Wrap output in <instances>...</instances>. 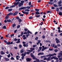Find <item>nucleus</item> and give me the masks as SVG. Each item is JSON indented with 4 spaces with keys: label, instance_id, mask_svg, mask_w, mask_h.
<instances>
[{
    "label": "nucleus",
    "instance_id": "a18cd8bd",
    "mask_svg": "<svg viewBox=\"0 0 62 62\" xmlns=\"http://www.w3.org/2000/svg\"><path fill=\"white\" fill-rule=\"evenodd\" d=\"M33 18V16H31L30 17H29V19H32Z\"/></svg>",
    "mask_w": 62,
    "mask_h": 62
},
{
    "label": "nucleus",
    "instance_id": "6ab92c4d",
    "mask_svg": "<svg viewBox=\"0 0 62 62\" xmlns=\"http://www.w3.org/2000/svg\"><path fill=\"white\" fill-rule=\"evenodd\" d=\"M35 14H36V15H39L40 14V13H39V12L36 11L35 12Z\"/></svg>",
    "mask_w": 62,
    "mask_h": 62
},
{
    "label": "nucleus",
    "instance_id": "e2e57ef3",
    "mask_svg": "<svg viewBox=\"0 0 62 62\" xmlns=\"http://www.w3.org/2000/svg\"><path fill=\"white\" fill-rule=\"evenodd\" d=\"M53 50V49H52V48H49V51H52Z\"/></svg>",
    "mask_w": 62,
    "mask_h": 62
},
{
    "label": "nucleus",
    "instance_id": "c85d7f7f",
    "mask_svg": "<svg viewBox=\"0 0 62 62\" xmlns=\"http://www.w3.org/2000/svg\"><path fill=\"white\" fill-rule=\"evenodd\" d=\"M3 29H6L7 28V27H6V26H4L2 27Z\"/></svg>",
    "mask_w": 62,
    "mask_h": 62
},
{
    "label": "nucleus",
    "instance_id": "f704fd0d",
    "mask_svg": "<svg viewBox=\"0 0 62 62\" xmlns=\"http://www.w3.org/2000/svg\"><path fill=\"white\" fill-rule=\"evenodd\" d=\"M18 21L19 22H21L22 21V20L20 18H19V20H18Z\"/></svg>",
    "mask_w": 62,
    "mask_h": 62
},
{
    "label": "nucleus",
    "instance_id": "9d476101",
    "mask_svg": "<svg viewBox=\"0 0 62 62\" xmlns=\"http://www.w3.org/2000/svg\"><path fill=\"white\" fill-rule=\"evenodd\" d=\"M30 49L31 50V52H32L33 51V50H35V48H34L31 47L30 48Z\"/></svg>",
    "mask_w": 62,
    "mask_h": 62
},
{
    "label": "nucleus",
    "instance_id": "8fccbe9b",
    "mask_svg": "<svg viewBox=\"0 0 62 62\" xmlns=\"http://www.w3.org/2000/svg\"><path fill=\"white\" fill-rule=\"evenodd\" d=\"M7 21L8 22H11V20L10 19L7 20Z\"/></svg>",
    "mask_w": 62,
    "mask_h": 62
},
{
    "label": "nucleus",
    "instance_id": "393cba45",
    "mask_svg": "<svg viewBox=\"0 0 62 62\" xmlns=\"http://www.w3.org/2000/svg\"><path fill=\"white\" fill-rule=\"evenodd\" d=\"M58 4H61V0H59V2L58 3Z\"/></svg>",
    "mask_w": 62,
    "mask_h": 62
},
{
    "label": "nucleus",
    "instance_id": "72a5a7b5",
    "mask_svg": "<svg viewBox=\"0 0 62 62\" xmlns=\"http://www.w3.org/2000/svg\"><path fill=\"white\" fill-rule=\"evenodd\" d=\"M7 45H10V42H7V43H6V44Z\"/></svg>",
    "mask_w": 62,
    "mask_h": 62
},
{
    "label": "nucleus",
    "instance_id": "f8f14e48",
    "mask_svg": "<svg viewBox=\"0 0 62 62\" xmlns=\"http://www.w3.org/2000/svg\"><path fill=\"white\" fill-rule=\"evenodd\" d=\"M24 50H23V49H22L20 51V53L21 54H22V53H23V52H24Z\"/></svg>",
    "mask_w": 62,
    "mask_h": 62
},
{
    "label": "nucleus",
    "instance_id": "79ce46f5",
    "mask_svg": "<svg viewBox=\"0 0 62 62\" xmlns=\"http://www.w3.org/2000/svg\"><path fill=\"white\" fill-rule=\"evenodd\" d=\"M58 59V58H57L56 57H55L54 56V59H56V60H57Z\"/></svg>",
    "mask_w": 62,
    "mask_h": 62
},
{
    "label": "nucleus",
    "instance_id": "c756f323",
    "mask_svg": "<svg viewBox=\"0 0 62 62\" xmlns=\"http://www.w3.org/2000/svg\"><path fill=\"white\" fill-rule=\"evenodd\" d=\"M39 38L37 36L36 38H35V40H38V39Z\"/></svg>",
    "mask_w": 62,
    "mask_h": 62
},
{
    "label": "nucleus",
    "instance_id": "a211bd4d",
    "mask_svg": "<svg viewBox=\"0 0 62 62\" xmlns=\"http://www.w3.org/2000/svg\"><path fill=\"white\" fill-rule=\"evenodd\" d=\"M5 60L6 61H9V59L6 58H5Z\"/></svg>",
    "mask_w": 62,
    "mask_h": 62
},
{
    "label": "nucleus",
    "instance_id": "20e7f679",
    "mask_svg": "<svg viewBox=\"0 0 62 62\" xmlns=\"http://www.w3.org/2000/svg\"><path fill=\"white\" fill-rule=\"evenodd\" d=\"M55 40H56V43H60V41L59 40V39H58L57 38H56L55 39Z\"/></svg>",
    "mask_w": 62,
    "mask_h": 62
},
{
    "label": "nucleus",
    "instance_id": "774afa93",
    "mask_svg": "<svg viewBox=\"0 0 62 62\" xmlns=\"http://www.w3.org/2000/svg\"><path fill=\"white\" fill-rule=\"evenodd\" d=\"M8 8H9V7H6L5 9H8Z\"/></svg>",
    "mask_w": 62,
    "mask_h": 62
},
{
    "label": "nucleus",
    "instance_id": "c9c22d12",
    "mask_svg": "<svg viewBox=\"0 0 62 62\" xmlns=\"http://www.w3.org/2000/svg\"><path fill=\"white\" fill-rule=\"evenodd\" d=\"M10 59L11 60H15L14 58L13 57H11V58H10Z\"/></svg>",
    "mask_w": 62,
    "mask_h": 62
},
{
    "label": "nucleus",
    "instance_id": "58836bf2",
    "mask_svg": "<svg viewBox=\"0 0 62 62\" xmlns=\"http://www.w3.org/2000/svg\"><path fill=\"white\" fill-rule=\"evenodd\" d=\"M8 11H12V9H8Z\"/></svg>",
    "mask_w": 62,
    "mask_h": 62
},
{
    "label": "nucleus",
    "instance_id": "cd10ccee",
    "mask_svg": "<svg viewBox=\"0 0 62 62\" xmlns=\"http://www.w3.org/2000/svg\"><path fill=\"white\" fill-rule=\"evenodd\" d=\"M51 46L52 47H54V46H55V45L54 44H51Z\"/></svg>",
    "mask_w": 62,
    "mask_h": 62
},
{
    "label": "nucleus",
    "instance_id": "dca6fc26",
    "mask_svg": "<svg viewBox=\"0 0 62 62\" xmlns=\"http://www.w3.org/2000/svg\"><path fill=\"white\" fill-rule=\"evenodd\" d=\"M30 55L31 56V57H34V56H35L33 55V53H31V54Z\"/></svg>",
    "mask_w": 62,
    "mask_h": 62
},
{
    "label": "nucleus",
    "instance_id": "6e6552de",
    "mask_svg": "<svg viewBox=\"0 0 62 62\" xmlns=\"http://www.w3.org/2000/svg\"><path fill=\"white\" fill-rule=\"evenodd\" d=\"M23 3H19V4H18V7H20L21 6H23Z\"/></svg>",
    "mask_w": 62,
    "mask_h": 62
},
{
    "label": "nucleus",
    "instance_id": "c03bdc74",
    "mask_svg": "<svg viewBox=\"0 0 62 62\" xmlns=\"http://www.w3.org/2000/svg\"><path fill=\"white\" fill-rule=\"evenodd\" d=\"M32 59L34 60H36V59L37 58L36 57H35V56H34L33 57Z\"/></svg>",
    "mask_w": 62,
    "mask_h": 62
},
{
    "label": "nucleus",
    "instance_id": "2eb2a0df",
    "mask_svg": "<svg viewBox=\"0 0 62 62\" xmlns=\"http://www.w3.org/2000/svg\"><path fill=\"white\" fill-rule=\"evenodd\" d=\"M13 13H11L8 14L7 15V16H9V15H13Z\"/></svg>",
    "mask_w": 62,
    "mask_h": 62
},
{
    "label": "nucleus",
    "instance_id": "13d9d810",
    "mask_svg": "<svg viewBox=\"0 0 62 62\" xmlns=\"http://www.w3.org/2000/svg\"><path fill=\"white\" fill-rule=\"evenodd\" d=\"M30 31H29V30H28V31H27V34H29V33H30Z\"/></svg>",
    "mask_w": 62,
    "mask_h": 62
},
{
    "label": "nucleus",
    "instance_id": "ddd939ff",
    "mask_svg": "<svg viewBox=\"0 0 62 62\" xmlns=\"http://www.w3.org/2000/svg\"><path fill=\"white\" fill-rule=\"evenodd\" d=\"M56 54L55 53H54V54H51V56H54V55H56Z\"/></svg>",
    "mask_w": 62,
    "mask_h": 62
},
{
    "label": "nucleus",
    "instance_id": "b1692460",
    "mask_svg": "<svg viewBox=\"0 0 62 62\" xmlns=\"http://www.w3.org/2000/svg\"><path fill=\"white\" fill-rule=\"evenodd\" d=\"M58 14L60 16H62V12H59Z\"/></svg>",
    "mask_w": 62,
    "mask_h": 62
},
{
    "label": "nucleus",
    "instance_id": "423d86ee",
    "mask_svg": "<svg viewBox=\"0 0 62 62\" xmlns=\"http://www.w3.org/2000/svg\"><path fill=\"white\" fill-rule=\"evenodd\" d=\"M26 54V52H24V54H23V53H22L21 54V55L22 56H25Z\"/></svg>",
    "mask_w": 62,
    "mask_h": 62
},
{
    "label": "nucleus",
    "instance_id": "de8ad7c7",
    "mask_svg": "<svg viewBox=\"0 0 62 62\" xmlns=\"http://www.w3.org/2000/svg\"><path fill=\"white\" fill-rule=\"evenodd\" d=\"M23 15H24V14H20V16H22V17H23Z\"/></svg>",
    "mask_w": 62,
    "mask_h": 62
},
{
    "label": "nucleus",
    "instance_id": "4d7b16f0",
    "mask_svg": "<svg viewBox=\"0 0 62 62\" xmlns=\"http://www.w3.org/2000/svg\"><path fill=\"white\" fill-rule=\"evenodd\" d=\"M45 36L44 35H43L42 36V38L43 39H45Z\"/></svg>",
    "mask_w": 62,
    "mask_h": 62
},
{
    "label": "nucleus",
    "instance_id": "a19ab883",
    "mask_svg": "<svg viewBox=\"0 0 62 62\" xmlns=\"http://www.w3.org/2000/svg\"><path fill=\"white\" fill-rule=\"evenodd\" d=\"M25 11H27L28 12L29 11H30V10L29 9H25Z\"/></svg>",
    "mask_w": 62,
    "mask_h": 62
},
{
    "label": "nucleus",
    "instance_id": "69168bd1",
    "mask_svg": "<svg viewBox=\"0 0 62 62\" xmlns=\"http://www.w3.org/2000/svg\"><path fill=\"white\" fill-rule=\"evenodd\" d=\"M25 45L26 47H28V43H27L26 44H25Z\"/></svg>",
    "mask_w": 62,
    "mask_h": 62
},
{
    "label": "nucleus",
    "instance_id": "6e6d98bb",
    "mask_svg": "<svg viewBox=\"0 0 62 62\" xmlns=\"http://www.w3.org/2000/svg\"><path fill=\"white\" fill-rule=\"evenodd\" d=\"M20 27V25H18L17 26V28H19Z\"/></svg>",
    "mask_w": 62,
    "mask_h": 62
},
{
    "label": "nucleus",
    "instance_id": "37998d69",
    "mask_svg": "<svg viewBox=\"0 0 62 62\" xmlns=\"http://www.w3.org/2000/svg\"><path fill=\"white\" fill-rule=\"evenodd\" d=\"M35 10V11H37V12L39 11V9H36Z\"/></svg>",
    "mask_w": 62,
    "mask_h": 62
},
{
    "label": "nucleus",
    "instance_id": "052dcab7",
    "mask_svg": "<svg viewBox=\"0 0 62 62\" xmlns=\"http://www.w3.org/2000/svg\"><path fill=\"white\" fill-rule=\"evenodd\" d=\"M17 40H18V39H16V38H15L14 39V41H17Z\"/></svg>",
    "mask_w": 62,
    "mask_h": 62
},
{
    "label": "nucleus",
    "instance_id": "1a4fd4ad",
    "mask_svg": "<svg viewBox=\"0 0 62 62\" xmlns=\"http://www.w3.org/2000/svg\"><path fill=\"white\" fill-rule=\"evenodd\" d=\"M25 7H21V8H20L19 10H22V9H25Z\"/></svg>",
    "mask_w": 62,
    "mask_h": 62
},
{
    "label": "nucleus",
    "instance_id": "4468645a",
    "mask_svg": "<svg viewBox=\"0 0 62 62\" xmlns=\"http://www.w3.org/2000/svg\"><path fill=\"white\" fill-rule=\"evenodd\" d=\"M43 54H44V53H38V55H43Z\"/></svg>",
    "mask_w": 62,
    "mask_h": 62
},
{
    "label": "nucleus",
    "instance_id": "39448f33",
    "mask_svg": "<svg viewBox=\"0 0 62 62\" xmlns=\"http://www.w3.org/2000/svg\"><path fill=\"white\" fill-rule=\"evenodd\" d=\"M26 60L28 62H29L31 60V58H28L26 59Z\"/></svg>",
    "mask_w": 62,
    "mask_h": 62
},
{
    "label": "nucleus",
    "instance_id": "3c124183",
    "mask_svg": "<svg viewBox=\"0 0 62 62\" xmlns=\"http://www.w3.org/2000/svg\"><path fill=\"white\" fill-rule=\"evenodd\" d=\"M30 53V52H26V54H29Z\"/></svg>",
    "mask_w": 62,
    "mask_h": 62
},
{
    "label": "nucleus",
    "instance_id": "680f3d73",
    "mask_svg": "<svg viewBox=\"0 0 62 62\" xmlns=\"http://www.w3.org/2000/svg\"><path fill=\"white\" fill-rule=\"evenodd\" d=\"M59 61H61L62 59V58H59Z\"/></svg>",
    "mask_w": 62,
    "mask_h": 62
},
{
    "label": "nucleus",
    "instance_id": "5fc2aeb1",
    "mask_svg": "<svg viewBox=\"0 0 62 62\" xmlns=\"http://www.w3.org/2000/svg\"><path fill=\"white\" fill-rule=\"evenodd\" d=\"M54 46V48H58V47H57V45H55Z\"/></svg>",
    "mask_w": 62,
    "mask_h": 62
},
{
    "label": "nucleus",
    "instance_id": "a878e982",
    "mask_svg": "<svg viewBox=\"0 0 62 62\" xmlns=\"http://www.w3.org/2000/svg\"><path fill=\"white\" fill-rule=\"evenodd\" d=\"M46 56H47V57H48V56H49V57H51V54H49V55H46Z\"/></svg>",
    "mask_w": 62,
    "mask_h": 62
},
{
    "label": "nucleus",
    "instance_id": "9b49d317",
    "mask_svg": "<svg viewBox=\"0 0 62 62\" xmlns=\"http://www.w3.org/2000/svg\"><path fill=\"white\" fill-rule=\"evenodd\" d=\"M23 39L24 40L25 39H26V37H25V35H23Z\"/></svg>",
    "mask_w": 62,
    "mask_h": 62
},
{
    "label": "nucleus",
    "instance_id": "ea45409f",
    "mask_svg": "<svg viewBox=\"0 0 62 62\" xmlns=\"http://www.w3.org/2000/svg\"><path fill=\"white\" fill-rule=\"evenodd\" d=\"M25 32H27L28 31V29L26 28H25L24 29Z\"/></svg>",
    "mask_w": 62,
    "mask_h": 62
},
{
    "label": "nucleus",
    "instance_id": "473e14b6",
    "mask_svg": "<svg viewBox=\"0 0 62 62\" xmlns=\"http://www.w3.org/2000/svg\"><path fill=\"white\" fill-rule=\"evenodd\" d=\"M40 16V15H36L35 16V17H37V18H39V17Z\"/></svg>",
    "mask_w": 62,
    "mask_h": 62
},
{
    "label": "nucleus",
    "instance_id": "f03ea898",
    "mask_svg": "<svg viewBox=\"0 0 62 62\" xmlns=\"http://www.w3.org/2000/svg\"><path fill=\"white\" fill-rule=\"evenodd\" d=\"M59 55H58V58H60V57H61V55H62V51H60V53H59Z\"/></svg>",
    "mask_w": 62,
    "mask_h": 62
},
{
    "label": "nucleus",
    "instance_id": "0eeeda50",
    "mask_svg": "<svg viewBox=\"0 0 62 62\" xmlns=\"http://www.w3.org/2000/svg\"><path fill=\"white\" fill-rule=\"evenodd\" d=\"M18 13V11H16L13 14L14 16H16V15H17V14Z\"/></svg>",
    "mask_w": 62,
    "mask_h": 62
},
{
    "label": "nucleus",
    "instance_id": "e433bc0d",
    "mask_svg": "<svg viewBox=\"0 0 62 62\" xmlns=\"http://www.w3.org/2000/svg\"><path fill=\"white\" fill-rule=\"evenodd\" d=\"M59 8H56V11H59Z\"/></svg>",
    "mask_w": 62,
    "mask_h": 62
},
{
    "label": "nucleus",
    "instance_id": "f257e3e1",
    "mask_svg": "<svg viewBox=\"0 0 62 62\" xmlns=\"http://www.w3.org/2000/svg\"><path fill=\"white\" fill-rule=\"evenodd\" d=\"M36 61L37 62H40L41 61H42L41 62H46V61H44V60H41L40 61H39V59H37L36 58Z\"/></svg>",
    "mask_w": 62,
    "mask_h": 62
},
{
    "label": "nucleus",
    "instance_id": "4be33fe9",
    "mask_svg": "<svg viewBox=\"0 0 62 62\" xmlns=\"http://www.w3.org/2000/svg\"><path fill=\"white\" fill-rule=\"evenodd\" d=\"M48 4H50V5H53L54 4V3L52 2H48Z\"/></svg>",
    "mask_w": 62,
    "mask_h": 62
},
{
    "label": "nucleus",
    "instance_id": "4c0bfd02",
    "mask_svg": "<svg viewBox=\"0 0 62 62\" xmlns=\"http://www.w3.org/2000/svg\"><path fill=\"white\" fill-rule=\"evenodd\" d=\"M54 7H58V6L56 5V4H54Z\"/></svg>",
    "mask_w": 62,
    "mask_h": 62
},
{
    "label": "nucleus",
    "instance_id": "bf43d9fd",
    "mask_svg": "<svg viewBox=\"0 0 62 62\" xmlns=\"http://www.w3.org/2000/svg\"><path fill=\"white\" fill-rule=\"evenodd\" d=\"M24 56H22L21 57V58L23 60L24 59Z\"/></svg>",
    "mask_w": 62,
    "mask_h": 62
},
{
    "label": "nucleus",
    "instance_id": "09e8293b",
    "mask_svg": "<svg viewBox=\"0 0 62 62\" xmlns=\"http://www.w3.org/2000/svg\"><path fill=\"white\" fill-rule=\"evenodd\" d=\"M11 55L10 54H9L7 55V56L8 58H9V57H10Z\"/></svg>",
    "mask_w": 62,
    "mask_h": 62
},
{
    "label": "nucleus",
    "instance_id": "7c9ffc66",
    "mask_svg": "<svg viewBox=\"0 0 62 62\" xmlns=\"http://www.w3.org/2000/svg\"><path fill=\"white\" fill-rule=\"evenodd\" d=\"M54 51L55 52V53H56V52H57L58 51V50L57 49H55L54 50Z\"/></svg>",
    "mask_w": 62,
    "mask_h": 62
},
{
    "label": "nucleus",
    "instance_id": "412c9836",
    "mask_svg": "<svg viewBox=\"0 0 62 62\" xmlns=\"http://www.w3.org/2000/svg\"><path fill=\"white\" fill-rule=\"evenodd\" d=\"M25 9H26V8H27L28 9H30V8H31V7L28 6L27 7H25Z\"/></svg>",
    "mask_w": 62,
    "mask_h": 62
},
{
    "label": "nucleus",
    "instance_id": "338daca9",
    "mask_svg": "<svg viewBox=\"0 0 62 62\" xmlns=\"http://www.w3.org/2000/svg\"><path fill=\"white\" fill-rule=\"evenodd\" d=\"M11 8H13V7H15V5H12L11 6Z\"/></svg>",
    "mask_w": 62,
    "mask_h": 62
},
{
    "label": "nucleus",
    "instance_id": "aec40b11",
    "mask_svg": "<svg viewBox=\"0 0 62 62\" xmlns=\"http://www.w3.org/2000/svg\"><path fill=\"white\" fill-rule=\"evenodd\" d=\"M47 13H46V14H48V13H52L51 12V11H46Z\"/></svg>",
    "mask_w": 62,
    "mask_h": 62
},
{
    "label": "nucleus",
    "instance_id": "f3484780",
    "mask_svg": "<svg viewBox=\"0 0 62 62\" xmlns=\"http://www.w3.org/2000/svg\"><path fill=\"white\" fill-rule=\"evenodd\" d=\"M1 54L3 55L5 54V52H4L3 51H1Z\"/></svg>",
    "mask_w": 62,
    "mask_h": 62
},
{
    "label": "nucleus",
    "instance_id": "49530a36",
    "mask_svg": "<svg viewBox=\"0 0 62 62\" xmlns=\"http://www.w3.org/2000/svg\"><path fill=\"white\" fill-rule=\"evenodd\" d=\"M43 23V22L42 21L40 23V25H42Z\"/></svg>",
    "mask_w": 62,
    "mask_h": 62
},
{
    "label": "nucleus",
    "instance_id": "864d4df0",
    "mask_svg": "<svg viewBox=\"0 0 62 62\" xmlns=\"http://www.w3.org/2000/svg\"><path fill=\"white\" fill-rule=\"evenodd\" d=\"M51 34L50 35L51 36H52V37H53V33L52 32H51Z\"/></svg>",
    "mask_w": 62,
    "mask_h": 62
},
{
    "label": "nucleus",
    "instance_id": "2f4dec72",
    "mask_svg": "<svg viewBox=\"0 0 62 62\" xmlns=\"http://www.w3.org/2000/svg\"><path fill=\"white\" fill-rule=\"evenodd\" d=\"M8 16H7V15L6 16V17H5V20H7V19H8Z\"/></svg>",
    "mask_w": 62,
    "mask_h": 62
},
{
    "label": "nucleus",
    "instance_id": "bb28decb",
    "mask_svg": "<svg viewBox=\"0 0 62 62\" xmlns=\"http://www.w3.org/2000/svg\"><path fill=\"white\" fill-rule=\"evenodd\" d=\"M16 26V24L15 23H14V24L12 25V26L14 28Z\"/></svg>",
    "mask_w": 62,
    "mask_h": 62
},
{
    "label": "nucleus",
    "instance_id": "603ef678",
    "mask_svg": "<svg viewBox=\"0 0 62 62\" xmlns=\"http://www.w3.org/2000/svg\"><path fill=\"white\" fill-rule=\"evenodd\" d=\"M20 18H19V17H18V16H17L16 17V19H17V20H19Z\"/></svg>",
    "mask_w": 62,
    "mask_h": 62
},
{
    "label": "nucleus",
    "instance_id": "7ed1b4c3",
    "mask_svg": "<svg viewBox=\"0 0 62 62\" xmlns=\"http://www.w3.org/2000/svg\"><path fill=\"white\" fill-rule=\"evenodd\" d=\"M22 13H23V14H25L26 15H28V14H29V12H25V11H22Z\"/></svg>",
    "mask_w": 62,
    "mask_h": 62
},
{
    "label": "nucleus",
    "instance_id": "5701e85b",
    "mask_svg": "<svg viewBox=\"0 0 62 62\" xmlns=\"http://www.w3.org/2000/svg\"><path fill=\"white\" fill-rule=\"evenodd\" d=\"M48 57L47 58V61H49L50 60V57Z\"/></svg>",
    "mask_w": 62,
    "mask_h": 62
},
{
    "label": "nucleus",
    "instance_id": "0e129e2a",
    "mask_svg": "<svg viewBox=\"0 0 62 62\" xmlns=\"http://www.w3.org/2000/svg\"><path fill=\"white\" fill-rule=\"evenodd\" d=\"M19 46V48H21L22 47V45H20Z\"/></svg>",
    "mask_w": 62,
    "mask_h": 62
}]
</instances>
